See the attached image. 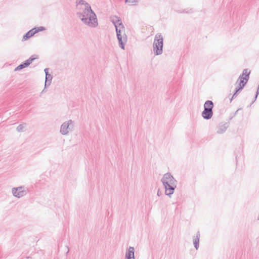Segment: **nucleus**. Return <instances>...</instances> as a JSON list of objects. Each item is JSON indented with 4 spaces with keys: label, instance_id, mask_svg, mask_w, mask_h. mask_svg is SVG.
<instances>
[{
    "label": "nucleus",
    "instance_id": "obj_30",
    "mask_svg": "<svg viewBox=\"0 0 259 259\" xmlns=\"http://www.w3.org/2000/svg\"><path fill=\"white\" fill-rule=\"evenodd\" d=\"M67 248H68V250H67V253H68L69 252V248H68V247H67Z\"/></svg>",
    "mask_w": 259,
    "mask_h": 259
},
{
    "label": "nucleus",
    "instance_id": "obj_16",
    "mask_svg": "<svg viewBox=\"0 0 259 259\" xmlns=\"http://www.w3.org/2000/svg\"><path fill=\"white\" fill-rule=\"evenodd\" d=\"M239 81V85L238 88H239V90L241 89V90L243 89L245 85V84L247 83V82L244 80V79H238L236 83H238V82Z\"/></svg>",
    "mask_w": 259,
    "mask_h": 259
},
{
    "label": "nucleus",
    "instance_id": "obj_31",
    "mask_svg": "<svg viewBox=\"0 0 259 259\" xmlns=\"http://www.w3.org/2000/svg\"><path fill=\"white\" fill-rule=\"evenodd\" d=\"M257 220H259V215H258Z\"/></svg>",
    "mask_w": 259,
    "mask_h": 259
},
{
    "label": "nucleus",
    "instance_id": "obj_2",
    "mask_svg": "<svg viewBox=\"0 0 259 259\" xmlns=\"http://www.w3.org/2000/svg\"><path fill=\"white\" fill-rule=\"evenodd\" d=\"M163 39L162 35L157 33L155 35L153 44V51L155 55H159L162 53Z\"/></svg>",
    "mask_w": 259,
    "mask_h": 259
},
{
    "label": "nucleus",
    "instance_id": "obj_25",
    "mask_svg": "<svg viewBox=\"0 0 259 259\" xmlns=\"http://www.w3.org/2000/svg\"><path fill=\"white\" fill-rule=\"evenodd\" d=\"M162 194L161 191H160V190L159 189L157 191V196H161V195Z\"/></svg>",
    "mask_w": 259,
    "mask_h": 259
},
{
    "label": "nucleus",
    "instance_id": "obj_7",
    "mask_svg": "<svg viewBox=\"0 0 259 259\" xmlns=\"http://www.w3.org/2000/svg\"><path fill=\"white\" fill-rule=\"evenodd\" d=\"M110 20L112 22V23L114 24L115 29L116 30V28L119 29H123L124 30V27L122 23V21L121 19L117 17L116 16H113L111 17Z\"/></svg>",
    "mask_w": 259,
    "mask_h": 259
},
{
    "label": "nucleus",
    "instance_id": "obj_24",
    "mask_svg": "<svg viewBox=\"0 0 259 259\" xmlns=\"http://www.w3.org/2000/svg\"><path fill=\"white\" fill-rule=\"evenodd\" d=\"M258 94H259V84H258V88H257V91H256V95H255V96L254 100L252 102V104L255 101V100L257 98V97Z\"/></svg>",
    "mask_w": 259,
    "mask_h": 259
},
{
    "label": "nucleus",
    "instance_id": "obj_11",
    "mask_svg": "<svg viewBox=\"0 0 259 259\" xmlns=\"http://www.w3.org/2000/svg\"><path fill=\"white\" fill-rule=\"evenodd\" d=\"M202 117L206 120L210 119L213 115V111L206 108H204V110L202 112Z\"/></svg>",
    "mask_w": 259,
    "mask_h": 259
},
{
    "label": "nucleus",
    "instance_id": "obj_22",
    "mask_svg": "<svg viewBox=\"0 0 259 259\" xmlns=\"http://www.w3.org/2000/svg\"><path fill=\"white\" fill-rule=\"evenodd\" d=\"M250 70H249L248 69H244L243 70L242 74L240 75H242V77H243V76H246V74H250Z\"/></svg>",
    "mask_w": 259,
    "mask_h": 259
},
{
    "label": "nucleus",
    "instance_id": "obj_20",
    "mask_svg": "<svg viewBox=\"0 0 259 259\" xmlns=\"http://www.w3.org/2000/svg\"><path fill=\"white\" fill-rule=\"evenodd\" d=\"M24 125H26V123L21 124L19 125L17 127V130L18 132H21L23 131V129L24 128Z\"/></svg>",
    "mask_w": 259,
    "mask_h": 259
},
{
    "label": "nucleus",
    "instance_id": "obj_23",
    "mask_svg": "<svg viewBox=\"0 0 259 259\" xmlns=\"http://www.w3.org/2000/svg\"><path fill=\"white\" fill-rule=\"evenodd\" d=\"M139 0H125L126 3H128L130 4H134L135 3H137L139 2Z\"/></svg>",
    "mask_w": 259,
    "mask_h": 259
},
{
    "label": "nucleus",
    "instance_id": "obj_29",
    "mask_svg": "<svg viewBox=\"0 0 259 259\" xmlns=\"http://www.w3.org/2000/svg\"><path fill=\"white\" fill-rule=\"evenodd\" d=\"M238 110H239L238 109V110L235 112V114H234L235 115L236 114H237V112L238 111Z\"/></svg>",
    "mask_w": 259,
    "mask_h": 259
},
{
    "label": "nucleus",
    "instance_id": "obj_17",
    "mask_svg": "<svg viewBox=\"0 0 259 259\" xmlns=\"http://www.w3.org/2000/svg\"><path fill=\"white\" fill-rule=\"evenodd\" d=\"M52 78L53 76L51 74L49 73H47L46 75V80H47V81H49L48 85H50Z\"/></svg>",
    "mask_w": 259,
    "mask_h": 259
},
{
    "label": "nucleus",
    "instance_id": "obj_8",
    "mask_svg": "<svg viewBox=\"0 0 259 259\" xmlns=\"http://www.w3.org/2000/svg\"><path fill=\"white\" fill-rule=\"evenodd\" d=\"M37 59L35 55L31 56L28 59L25 60L24 62L18 65L15 69V71H19L23 68L28 67L34 60Z\"/></svg>",
    "mask_w": 259,
    "mask_h": 259
},
{
    "label": "nucleus",
    "instance_id": "obj_13",
    "mask_svg": "<svg viewBox=\"0 0 259 259\" xmlns=\"http://www.w3.org/2000/svg\"><path fill=\"white\" fill-rule=\"evenodd\" d=\"M200 234L199 231L197 232L196 236L193 238V244L196 250L199 248V238Z\"/></svg>",
    "mask_w": 259,
    "mask_h": 259
},
{
    "label": "nucleus",
    "instance_id": "obj_5",
    "mask_svg": "<svg viewBox=\"0 0 259 259\" xmlns=\"http://www.w3.org/2000/svg\"><path fill=\"white\" fill-rule=\"evenodd\" d=\"M161 182L163 185L177 184V181L169 172L166 173L163 175L161 179Z\"/></svg>",
    "mask_w": 259,
    "mask_h": 259
},
{
    "label": "nucleus",
    "instance_id": "obj_21",
    "mask_svg": "<svg viewBox=\"0 0 259 259\" xmlns=\"http://www.w3.org/2000/svg\"><path fill=\"white\" fill-rule=\"evenodd\" d=\"M34 29H35L34 32H35L36 33L38 32L39 31L45 30V28L42 26H40L39 27H35V28H34Z\"/></svg>",
    "mask_w": 259,
    "mask_h": 259
},
{
    "label": "nucleus",
    "instance_id": "obj_28",
    "mask_svg": "<svg viewBox=\"0 0 259 259\" xmlns=\"http://www.w3.org/2000/svg\"><path fill=\"white\" fill-rule=\"evenodd\" d=\"M48 83H49V81H47V80H46V81H45V88L47 87V86H49L48 85Z\"/></svg>",
    "mask_w": 259,
    "mask_h": 259
},
{
    "label": "nucleus",
    "instance_id": "obj_6",
    "mask_svg": "<svg viewBox=\"0 0 259 259\" xmlns=\"http://www.w3.org/2000/svg\"><path fill=\"white\" fill-rule=\"evenodd\" d=\"M12 192L13 195L17 198H21L27 194L26 190H24L23 187H19L18 188H12Z\"/></svg>",
    "mask_w": 259,
    "mask_h": 259
},
{
    "label": "nucleus",
    "instance_id": "obj_14",
    "mask_svg": "<svg viewBox=\"0 0 259 259\" xmlns=\"http://www.w3.org/2000/svg\"><path fill=\"white\" fill-rule=\"evenodd\" d=\"M34 29H35L32 28L28 31L25 35H23V39L26 40L35 34L36 33L34 32Z\"/></svg>",
    "mask_w": 259,
    "mask_h": 259
},
{
    "label": "nucleus",
    "instance_id": "obj_26",
    "mask_svg": "<svg viewBox=\"0 0 259 259\" xmlns=\"http://www.w3.org/2000/svg\"><path fill=\"white\" fill-rule=\"evenodd\" d=\"M180 13H190V12L188 11H186V10H183L182 11H181Z\"/></svg>",
    "mask_w": 259,
    "mask_h": 259
},
{
    "label": "nucleus",
    "instance_id": "obj_1",
    "mask_svg": "<svg viewBox=\"0 0 259 259\" xmlns=\"http://www.w3.org/2000/svg\"><path fill=\"white\" fill-rule=\"evenodd\" d=\"M76 3L77 9L80 11L77 12V16L84 24L91 27H97V18L90 5L84 0H77Z\"/></svg>",
    "mask_w": 259,
    "mask_h": 259
},
{
    "label": "nucleus",
    "instance_id": "obj_4",
    "mask_svg": "<svg viewBox=\"0 0 259 259\" xmlns=\"http://www.w3.org/2000/svg\"><path fill=\"white\" fill-rule=\"evenodd\" d=\"M122 30L116 28V35L118 40L119 47L123 50H124L125 44L127 41V36L124 33L123 35L121 33Z\"/></svg>",
    "mask_w": 259,
    "mask_h": 259
},
{
    "label": "nucleus",
    "instance_id": "obj_10",
    "mask_svg": "<svg viewBox=\"0 0 259 259\" xmlns=\"http://www.w3.org/2000/svg\"><path fill=\"white\" fill-rule=\"evenodd\" d=\"M229 122H221L219 123L217 133L218 134L224 133L229 126Z\"/></svg>",
    "mask_w": 259,
    "mask_h": 259
},
{
    "label": "nucleus",
    "instance_id": "obj_12",
    "mask_svg": "<svg viewBox=\"0 0 259 259\" xmlns=\"http://www.w3.org/2000/svg\"><path fill=\"white\" fill-rule=\"evenodd\" d=\"M134 252V247L130 246L125 253V259H135Z\"/></svg>",
    "mask_w": 259,
    "mask_h": 259
},
{
    "label": "nucleus",
    "instance_id": "obj_18",
    "mask_svg": "<svg viewBox=\"0 0 259 259\" xmlns=\"http://www.w3.org/2000/svg\"><path fill=\"white\" fill-rule=\"evenodd\" d=\"M241 91V89L239 90V88H237L236 89L235 93L233 95L232 98L230 99V102H231L232 101L233 99H234L237 97L238 93H239Z\"/></svg>",
    "mask_w": 259,
    "mask_h": 259
},
{
    "label": "nucleus",
    "instance_id": "obj_19",
    "mask_svg": "<svg viewBox=\"0 0 259 259\" xmlns=\"http://www.w3.org/2000/svg\"><path fill=\"white\" fill-rule=\"evenodd\" d=\"M249 74H246V76H245L244 77H242V75H240L239 77V79H244V80H245L247 82L249 78Z\"/></svg>",
    "mask_w": 259,
    "mask_h": 259
},
{
    "label": "nucleus",
    "instance_id": "obj_9",
    "mask_svg": "<svg viewBox=\"0 0 259 259\" xmlns=\"http://www.w3.org/2000/svg\"><path fill=\"white\" fill-rule=\"evenodd\" d=\"M165 189V194L169 197L173 194L175 189L177 187V184L163 185Z\"/></svg>",
    "mask_w": 259,
    "mask_h": 259
},
{
    "label": "nucleus",
    "instance_id": "obj_3",
    "mask_svg": "<svg viewBox=\"0 0 259 259\" xmlns=\"http://www.w3.org/2000/svg\"><path fill=\"white\" fill-rule=\"evenodd\" d=\"M74 128V121L68 120L63 122L60 127V132L63 135H67L70 131H72Z\"/></svg>",
    "mask_w": 259,
    "mask_h": 259
},
{
    "label": "nucleus",
    "instance_id": "obj_15",
    "mask_svg": "<svg viewBox=\"0 0 259 259\" xmlns=\"http://www.w3.org/2000/svg\"><path fill=\"white\" fill-rule=\"evenodd\" d=\"M213 106V103L210 100H207L204 104V108H206L210 110H212Z\"/></svg>",
    "mask_w": 259,
    "mask_h": 259
},
{
    "label": "nucleus",
    "instance_id": "obj_27",
    "mask_svg": "<svg viewBox=\"0 0 259 259\" xmlns=\"http://www.w3.org/2000/svg\"><path fill=\"white\" fill-rule=\"evenodd\" d=\"M48 70H49V68L45 69L44 71L45 72L46 75L47 74V73H49Z\"/></svg>",
    "mask_w": 259,
    "mask_h": 259
}]
</instances>
